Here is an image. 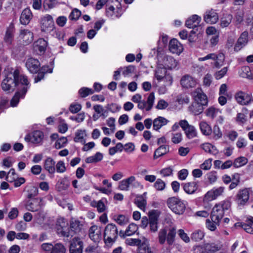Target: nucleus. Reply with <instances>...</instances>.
Masks as SVG:
<instances>
[{
    "label": "nucleus",
    "instance_id": "obj_11",
    "mask_svg": "<svg viewBox=\"0 0 253 253\" xmlns=\"http://www.w3.org/2000/svg\"><path fill=\"white\" fill-rule=\"evenodd\" d=\"M88 235L94 243H99L102 238V228L96 225H92L89 229Z\"/></svg>",
    "mask_w": 253,
    "mask_h": 253
},
{
    "label": "nucleus",
    "instance_id": "obj_15",
    "mask_svg": "<svg viewBox=\"0 0 253 253\" xmlns=\"http://www.w3.org/2000/svg\"><path fill=\"white\" fill-rule=\"evenodd\" d=\"M250 193L248 189L240 190L236 195V202L239 205H245L248 201Z\"/></svg>",
    "mask_w": 253,
    "mask_h": 253
},
{
    "label": "nucleus",
    "instance_id": "obj_10",
    "mask_svg": "<svg viewBox=\"0 0 253 253\" xmlns=\"http://www.w3.org/2000/svg\"><path fill=\"white\" fill-rule=\"evenodd\" d=\"M179 125L184 131L188 138L192 139L197 136L196 129L193 126L190 125L186 120L180 121Z\"/></svg>",
    "mask_w": 253,
    "mask_h": 253
},
{
    "label": "nucleus",
    "instance_id": "obj_64",
    "mask_svg": "<svg viewBox=\"0 0 253 253\" xmlns=\"http://www.w3.org/2000/svg\"><path fill=\"white\" fill-rule=\"evenodd\" d=\"M82 109V106L80 104L73 103L69 107V110L72 113H77Z\"/></svg>",
    "mask_w": 253,
    "mask_h": 253
},
{
    "label": "nucleus",
    "instance_id": "obj_30",
    "mask_svg": "<svg viewBox=\"0 0 253 253\" xmlns=\"http://www.w3.org/2000/svg\"><path fill=\"white\" fill-rule=\"evenodd\" d=\"M28 87L23 86L22 90L20 91L17 92L15 93V95L12 98L10 101V105L12 107L16 106L20 98H23L27 91Z\"/></svg>",
    "mask_w": 253,
    "mask_h": 253
},
{
    "label": "nucleus",
    "instance_id": "obj_26",
    "mask_svg": "<svg viewBox=\"0 0 253 253\" xmlns=\"http://www.w3.org/2000/svg\"><path fill=\"white\" fill-rule=\"evenodd\" d=\"M87 136L86 131L85 129H77L75 133L74 141L77 143L84 144L86 142L85 138Z\"/></svg>",
    "mask_w": 253,
    "mask_h": 253
},
{
    "label": "nucleus",
    "instance_id": "obj_39",
    "mask_svg": "<svg viewBox=\"0 0 253 253\" xmlns=\"http://www.w3.org/2000/svg\"><path fill=\"white\" fill-rule=\"evenodd\" d=\"M103 156L100 152H97L94 155L89 156L85 159L86 163H96L101 161Z\"/></svg>",
    "mask_w": 253,
    "mask_h": 253
},
{
    "label": "nucleus",
    "instance_id": "obj_25",
    "mask_svg": "<svg viewBox=\"0 0 253 253\" xmlns=\"http://www.w3.org/2000/svg\"><path fill=\"white\" fill-rule=\"evenodd\" d=\"M201 21V17L197 15H193L189 17L186 21L185 26L189 28L197 30L198 25Z\"/></svg>",
    "mask_w": 253,
    "mask_h": 253
},
{
    "label": "nucleus",
    "instance_id": "obj_43",
    "mask_svg": "<svg viewBox=\"0 0 253 253\" xmlns=\"http://www.w3.org/2000/svg\"><path fill=\"white\" fill-rule=\"evenodd\" d=\"M200 128L203 134L209 135L211 133V127L205 122H202L200 124Z\"/></svg>",
    "mask_w": 253,
    "mask_h": 253
},
{
    "label": "nucleus",
    "instance_id": "obj_27",
    "mask_svg": "<svg viewBox=\"0 0 253 253\" xmlns=\"http://www.w3.org/2000/svg\"><path fill=\"white\" fill-rule=\"evenodd\" d=\"M107 203L106 199H101L99 201L93 200L91 202L90 205L94 208H96L98 212H103L107 210V207L105 204Z\"/></svg>",
    "mask_w": 253,
    "mask_h": 253
},
{
    "label": "nucleus",
    "instance_id": "obj_13",
    "mask_svg": "<svg viewBox=\"0 0 253 253\" xmlns=\"http://www.w3.org/2000/svg\"><path fill=\"white\" fill-rule=\"evenodd\" d=\"M44 138L43 133L40 130H36L31 134L27 135L25 140L27 142H30L33 144H41Z\"/></svg>",
    "mask_w": 253,
    "mask_h": 253
},
{
    "label": "nucleus",
    "instance_id": "obj_55",
    "mask_svg": "<svg viewBox=\"0 0 253 253\" xmlns=\"http://www.w3.org/2000/svg\"><path fill=\"white\" fill-rule=\"evenodd\" d=\"M45 218V213L43 211H40L35 216V219L37 223L40 225L44 224Z\"/></svg>",
    "mask_w": 253,
    "mask_h": 253
},
{
    "label": "nucleus",
    "instance_id": "obj_20",
    "mask_svg": "<svg viewBox=\"0 0 253 253\" xmlns=\"http://www.w3.org/2000/svg\"><path fill=\"white\" fill-rule=\"evenodd\" d=\"M204 19L207 23L214 24L218 20V15L215 10L211 9L206 11L204 16Z\"/></svg>",
    "mask_w": 253,
    "mask_h": 253
},
{
    "label": "nucleus",
    "instance_id": "obj_5",
    "mask_svg": "<svg viewBox=\"0 0 253 253\" xmlns=\"http://www.w3.org/2000/svg\"><path fill=\"white\" fill-rule=\"evenodd\" d=\"M155 100V95L154 92H151L148 97L147 101L142 99V96L139 93H136L133 95L131 98V101L134 103H137V107L140 110L145 109L146 111H150L153 105Z\"/></svg>",
    "mask_w": 253,
    "mask_h": 253
},
{
    "label": "nucleus",
    "instance_id": "obj_23",
    "mask_svg": "<svg viewBox=\"0 0 253 253\" xmlns=\"http://www.w3.org/2000/svg\"><path fill=\"white\" fill-rule=\"evenodd\" d=\"M70 185V181L68 177L64 176L60 179L56 184V189L59 192L66 190Z\"/></svg>",
    "mask_w": 253,
    "mask_h": 253
},
{
    "label": "nucleus",
    "instance_id": "obj_6",
    "mask_svg": "<svg viewBox=\"0 0 253 253\" xmlns=\"http://www.w3.org/2000/svg\"><path fill=\"white\" fill-rule=\"evenodd\" d=\"M169 208L175 213L182 214L185 211L186 206L183 201L178 198H169L167 201Z\"/></svg>",
    "mask_w": 253,
    "mask_h": 253
},
{
    "label": "nucleus",
    "instance_id": "obj_47",
    "mask_svg": "<svg viewBox=\"0 0 253 253\" xmlns=\"http://www.w3.org/2000/svg\"><path fill=\"white\" fill-rule=\"evenodd\" d=\"M202 149L207 152H209L211 154H216L217 153V150L215 147L212 145L211 144L209 143H206L202 145Z\"/></svg>",
    "mask_w": 253,
    "mask_h": 253
},
{
    "label": "nucleus",
    "instance_id": "obj_32",
    "mask_svg": "<svg viewBox=\"0 0 253 253\" xmlns=\"http://www.w3.org/2000/svg\"><path fill=\"white\" fill-rule=\"evenodd\" d=\"M224 188L220 187L216 189L209 191L205 195V197L207 199L214 200L218 196L221 195L223 192Z\"/></svg>",
    "mask_w": 253,
    "mask_h": 253
},
{
    "label": "nucleus",
    "instance_id": "obj_22",
    "mask_svg": "<svg viewBox=\"0 0 253 253\" xmlns=\"http://www.w3.org/2000/svg\"><path fill=\"white\" fill-rule=\"evenodd\" d=\"M67 223L64 221V219H58L56 224L57 232L58 234L60 236L68 237L69 234L67 231Z\"/></svg>",
    "mask_w": 253,
    "mask_h": 253
},
{
    "label": "nucleus",
    "instance_id": "obj_48",
    "mask_svg": "<svg viewBox=\"0 0 253 253\" xmlns=\"http://www.w3.org/2000/svg\"><path fill=\"white\" fill-rule=\"evenodd\" d=\"M122 74L125 77L130 76L133 72L135 68L133 66L129 65L124 67H121Z\"/></svg>",
    "mask_w": 253,
    "mask_h": 253
},
{
    "label": "nucleus",
    "instance_id": "obj_42",
    "mask_svg": "<svg viewBox=\"0 0 253 253\" xmlns=\"http://www.w3.org/2000/svg\"><path fill=\"white\" fill-rule=\"evenodd\" d=\"M240 75L243 78L252 79L253 74L249 66H243L241 68Z\"/></svg>",
    "mask_w": 253,
    "mask_h": 253
},
{
    "label": "nucleus",
    "instance_id": "obj_44",
    "mask_svg": "<svg viewBox=\"0 0 253 253\" xmlns=\"http://www.w3.org/2000/svg\"><path fill=\"white\" fill-rule=\"evenodd\" d=\"M138 227L137 225L134 223H131L129 224L125 231V234L126 236H130L133 235L137 230Z\"/></svg>",
    "mask_w": 253,
    "mask_h": 253
},
{
    "label": "nucleus",
    "instance_id": "obj_9",
    "mask_svg": "<svg viewBox=\"0 0 253 253\" xmlns=\"http://www.w3.org/2000/svg\"><path fill=\"white\" fill-rule=\"evenodd\" d=\"M43 206L42 199L36 198L29 199L27 202L25 207L28 211L34 212L41 210Z\"/></svg>",
    "mask_w": 253,
    "mask_h": 253
},
{
    "label": "nucleus",
    "instance_id": "obj_60",
    "mask_svg": "<svg viewBox=\"0 0 253 253\" xmlns=\"http://www.w3.org/2000/svg\"><path fill=\"white\" fill-rule=\"evenodd\" d=\"M206 250L209 253H214L219 250L218 247L214 244H207L205 245Z\"/></svg>",
    "mask_w": 253,
    "mask_h": 253
},
{
    "label": "nucleus",
    "instance_id": "obj_7",
    "mask_svg": "<svg viewBox=\"0 0 253 253\" xmlns=\"http://www.w3.org/2000/svg\"><path fill=\"white\" fill-rule=\"evenodd\" d=\"M118 235L117 226L113 223H109L105 227L104 232V240L106 244H112L114 243Z\"/></svg>",
    "mask_w": 253,
    "mask_h": 253
},
{
    "label": "nucleus",
    "instance_id": "obj_2",
    "mask_svg": "<svg viewBox=\"0 0 253 253\" xmlns=\"http://www.w3.org/2000/svg\"><path fill=\"white\" fill-rule=\"evenodd\" d=\"M29 81L26 76L20 75L18 70H15L13 73H9L3 80L1 87L3 90H13L14 87L20 84L25 85L29 84Z\"/></svg>",
    "mask_w": 253,
    "mask_h": 253
},
{
    "label": "nucleus",
    "instance_id": "obj_35",
    "mask_svg": "<svg viewBox=\"0 0 253 253\" xmlns=\"http://www.w3.org/2000/svg\"><path fill=\"white\" fill-rule=\"evenodd\" d=\"M183 189L188 194H193L198 189V185L196 182H188L184 184Z\"/></svg>",
    "mask_w": 253,
    "mask_h": 253
},
{
    "label": "nucleus",
    "instance_id": "obj_12",
    "mask_svg": "<svg viewBox=\"0 0 253 253\" xmlns=\"http://www.w3.org/2000/svg\"><path fill=\"white\" fill-rule=\"evenodd\" d=\"M191 95L195 102L201 104L203 105L207 106L208 103V97L202 88H197L195 89L191 93Z\"/></svg>",
    "mask_w": 253,
    "mask_h": 253
},
{
    "label": "nucleus",
    "instance_id": "obj_57",
    "mask_svg": "<svg viewBox=\"0 0 253 253\" xmlns=\"http://www.w3.org/2000/svg\"><path fill=\"white\" fill-rule=\"evenodd\" d=\"M222 133L218 126L215 125L213 128V138L217 140L222 137Z\"/></svg>",
    "mask_w": 253,
    "mask_h": 253
},
{
    "label": "nucleus",
    "instance_id": "obj_8",
    "mask_svg": "<svg viewBox=\"0 0 253 253\" xmlns=\"http://www.w3.org/2000/svg\"><path fill=\"white\" fill-rule=\"evenodd\" d=\"M41 30L46 33H50L54 29V24L52 17L46 14L41 19Z\"/></svg>",
    "mask_w": 253,
    "mask_h": 253
},
{
    "label": "nucleus",
    "instance_id": "obj_19",
    "mask_svg": "<svg viewBox=\"0 0 253 253\" xmlns=\"http://www.w3.org/2000/svg\"><path fill=\"white\" fill-rule=\"evenodd\" d=\"M235 98L237 101L241 105H247L253 101V97L243 92H239L236 94Z\"/></svg>",
    "mask_w": 253,
    "mask_h": 253
},
{
    "label": "nucleus",
    "instance_id": "obj_21",
    "mask_svg": "<svg viewBox=\"0 0 253 253\" xmlns=\"http://www.w3.org/2000/svg\"><path fill=\"white\" fill-rule=\"evenodd\" d=\"M248 33L246 31L243 32L238 40L237 43L234 46V50L239 51L243 48L248 42Z\"/></svg>",
    "mask_w": 253,
    "mask_h": 253
},
{
    "label": "nucleus",
    "instance_id": "obj_53",
    "mask_svg": "<svg viewBox=\"0 0 253 253\" xmlns=\"http://www.w3.org/2000/svg\"><path fill=\"white\" fill-rule=\"evenodd\" d=\"M67 143V139L66 137H62L58 139L55 143V147L56 149H61L64 147Z\"/></svg>",
    "mask_w": 253,
    "mask_h": 253
},
{
    "label": "nucleus",
    "instance_id": "obj_56",
    "mask_svg": "<svg viewBox=\"0 0 253 253\" xmlns=\"http://www.w3.org/2000/svg\"><path fill=\"white\" fill-rule=\"evenodd\" d=\"M137 253H153L149 245L147 244H142L139 247Z\"/></svg>",
    "mask_w": 253,
    "mask_h": 253
},
{
    "label": "nucleus",
    "instance_id": "obj_49",
    "mask_svg": "<svg viewBox=\"0 0 253 253\" xmlns=\"http://www.w3.org/2000/svg\"><path fill=\"white\" fill-rule=\"evenodd\" d=\"M248 163V159L245 157H240L236 158L233 163L235 168H239L245 165Z\"/></svg>",
    "mask_w": 253,
    "mask_h": 253
},
{
    "label": "nucleus",
    "instance_id": "obj_62",
    "mask_svg": "<svg viewBox=\"0 0 253 253\" xmlns=\"http://www.w3.org/2000/svg\"><path fill=\"white\" fill-rule=\"evenodd\" d=\"M55 167V170L56 169V171L58 173H63L66 170L65 163L62 161H58L56 164Z\"/></svg>",
    "mask_w": 253,
    "mask_h": 253
},
{
    "label": "nucleus",
    "instance_id": "obj_45",
    "mask_svg": "<svg viewBox=\"0 0 253 253\" xmlns=\"http://www.w3.org/2000/svg\"><path fill=\"white\" fill-rule=\"evenodd\" d=\"M205 236L204 232L200 230L195 231L191 235V239L196 242L202 240Z\"/></svg>",
    "mask_w": 253,
    "mask_h": 253
},
{
    "label": "nucleus",
    "instance_id": "obj_61",
    "mask_svg": "<svg viewBox=\"0 0 253 253\" xmlns=\"http://www.w3.org/2000/svg\"><path fill=\"white\" fill-rule=\"evenodd\" d=\"M17 178V175L13 169H11L7 173L6 180L9 182H12Z\"/></svg>",
    "mask_w": 253,
    "mask_h": 253
},
{
    "label": "nucleus",
    "instance_id": "obj_17",
    "mask_svg": "<svg viewBox=\"0 0 253 253\" xmlns=\"http://www.w3.org/2000/svg\"><path fill=\"white\" fill-rule=\"evenodd\" d=\"M169 48L170 52L177 55H179L183 50L182 44L175 39H173L169 41Z\"/></svg>",
    "mask_w": 253,
    "mask_h": 253
},
{
    "label": "nucleus",
    "instance_id": "obj_31",
    "mask_svg": "<svg viewBox=\"0 0 253 253\" xmlns=\"http://www.w3.org/2000/svg\"><path fill=\"white\" fill-rule=\"evenodd\" d=\"M44 169L49 173L53 174L55 172V162L51 157H47L44 162Z\"/></svg>",
    "mask_w": 253,
    "mask_h": 253
},
{
    "label": "nucleus",
    "instance_id": "obj_34",
    "mask_svg": "<svg viewBox=\"0 0 253 253\" xmlns=\"http://www.w3.org/2000/svg\"><path fill=\"white\" fill-rule=\"evenodd\" d=\"M47 45V42L45 40H44L43 39H39L35 43L34 47L35 50H38L40 53H42L45 51Z\"/></svg>",
    "mask_w": 253,
    "mask_h": 253
},
{
    "label": "nucleus",
    "instance_id": "obj_40",
    "mask_svg": "<svg viewBox=\"0 0 253 253\" xmlns=\"http://www.w3.org/2000/svg\"><path fill=\"white\" fill-rule=\"evenodd\" d=\"M233 16L230 14H224L221 18L220 26L222 28L228 27L231 23Z\"/></svg>",
    "mask_w": 253,
    "mask_h": 253
},
{
    "label": "nucleus",
    "instance_id": "obj_50",
    "mask_svg": "<svg viewBox=\"0 0 253 253\" xmlns=\"http://www.w3.org/2000/svg\"><path fill=\"white\" fill-rule=\"evenodd\" d=\"M219 113H220L219 110L212 106L209 107L206 111V115L212 119L215 117Z\"/></svg>",
    "mask_w": 253,
    "mask_h": 253
},
{
    "label": "nucleus",
    "instance_id": "obj_52",
    "mask_svg": "<svg viewBox=\"0 0 253 253\" xmlns=\"http://www.w3.org/2000/svg\"><path fill=\"white\" fill-rule=\"evenodd\" d=\"M93 109L97 114H100L99 116H102L104 118L107 116V111L105 110L103 106L101 105H95L93 106Z\"/></svg>",
    "mask_w": 253,
    "mask_h": 253
},
{
    "label": "nucleus",
    "instance_id": "obj_59",
    "mask_svg": "<svg viewBox=\"0 0 253 253\" xmlns=\"http://www.w3.org/2000/svg\"><path fill=\"white\" fill-rule=\"evenodd\" d=\"M228 70V68L227 67H225L223 68L220 71L216 72L214 74L215 78L216 80H219L223 78L227 73Z\"/></svg>",
    "mask_w": 253,
    "mask_h": 253
},
{
    "label": "nucleus",
    "instance_id": "obj_37",
    "mask_svg": "<svg viewBox=\"0 0 253 253\" xmlns=\"http://www.w3.org/2000/svg\"><path fill=\"white\" fill-rule=\"evenodd\" d=\"M204 106L195 102L189 107V109L194 115H198L203 112Z\"/></svg>",
    "mask_w": 253,
    "mask_h": 253
},
{
    "label": "nucleus",
    "instance_id": "obj_24",
    "mask_svg": "<svg viewBox=\"0 0 253 253\" xmlns=\"http://www.w3.org/2000/svg\"><path fill=\"white\" fill-rule=\"evenodd\" d=\"M180 83L182 87L186 88H192L196 85L195 80L188 75L183 76L180 80Z\"/></svg>",
    "mask_w": 253,
    "mask_h": 253
},
{
    "label": "nucleus",
    "instance_id": "obj_38",
    "mask_svg": "<svg viewBox=\"0 0 253 253\" xmlns=\"http://www.w3.org/2000/svg\"><path fill=\"white\" fill-rule=\"evenodd\" d=\"M113 219L120 226H125L129 222L128 217L123 214L115 215Z\"/></svg>",
    "mask_w": 253,
    "mask_h": 253
},
{
    "label": "nucleus",
    "instance_id": "obj_18",
    "mask_svg": "<svg viewBox=\"0 0 253 253\" xmlns=\"http://www.w3.org/2000/svg\"><path fill=\"white\" fill-rule=\"evenodd\" d=\"M83 243L79 238H74L70 247V253H82Z\"/></svg>",
    "mask_w": 253,
    "mask_h": 253
},
{
    "label": "nucleus",
    "instance_id": "obj_41",
    "mask_svg": "<svg viewBox=\"0 0 253 253\" xmlns=\"http://www.w3.org/2000/svg\"><path fill=\"white\" fill-rule=\"evenodd\" d=\"M225 60V56L222 53L216 54L214 61V67L216 68H220L223 65Z\"/></svg>",
    "mask_w": 253,
    "mask_h": 253
},
{
    "label": "nucleus",
    "instance_id": "obj_3",
    "mask_svg": "<svg viewBox=\"0 0 253 253\" xmlns=\"http://www.w3.org/2000/svg\"><path fill=\"white\" fill-rule=\"evenodd\" d=\"M147 216L142 217L141 221L140 227L145 229L149 225L150 231L151 232H156L158 228V211L151 210L148 213Z\"/></svg>",
    "mask_w": 253,
    "mask_h": 253
},
{
    "label": "nucleus",
    "instance_id": "obj_4",
    "mask_svg": "<svg viewBox=\"0 0 253 253\" xmlns=\"http://www.w3.org/2000/svg\"><path fill=\"white\" fill-rule=\"evenodd\" d=\"M230 207L231 202L229 201H224L215 204L211 213V220L216 223H220L221 219L223 217L224 211L229 210Z\"/></svg>",
    "mask_w": 253,
    "mask_h": 253
},
{
    "label": "nucleus",
    "instance_id": "obj_46",
    "mask_svg": "<svg viewBox=\"0 0 253 253\" xmlns=\"http://www.w3.org/2000/svg\"><path fill=\"white\" fill-rule=\"evenodd\" d=\"M66 249L61 243H56L54 245L50 253H66Z\"/></svg>",
    "mask_w": 253,
    "mask_h": 253
},
{
    "label": "nucleus",
    "instance_id": "obj_28",
    "mask_svg": "<svg viewBox=\"0 0 253 253\" xmlns=\"http://www.w3.org/2000/svg\"><path fill=\"white\" fill-rule=\"evenodd\" d=\"M146 195V193H144L143 195L137 196L134 201L135 205L143 211H145L147 205Z\"/></svg>",
    "mask_w": 253,
    "mask_h": 253
},
{
    "label": "nucleus",
    "instance_id": "obj_29",
    "mask_svg": "<svg viewBox=\"0 0 253 253\" xmlns=\"http://www.w3.org/2000/svg\"><path fill=\"white\" fill-rule=\"evenodd\" d=\"M33 17L32 13L31 10L28 8L24 9L21 14L20 18V21L22 24L27 25L28 24Z\"/></svg>",
    "mask_w": 253,
    "mask_h": 253
},
{
    "label": "nucleus",
    "instance_id": "obj_58",
    "mask_svg": "<svg viewBox=\"0 0 253 253\" xmlns=\"http://www.w3.org/2000/svg\"><path fill=\"white\" fill-rule=\"evenodd\" d=\"M176 101L180 104H188L189 102V98L186 94H180L177 96Z\"/></svg>",
    "mask_w": 253,
    "mask_h": 253
},
{
    "label": "nucleus",
    "instance_id": "obj_36",
    "mask_svg": "<svg viewBox=\"0 0 253 253\" xmlns=\"http://www.w3.org/2000/svg\"><path fill=\"white\" fill-rule=\"evenodd\" d=\"M70 224L71 229L75 232L80 231L83 227V223L75 218L71 219Z\"/></svg>",
    "mask_w": 253,
    "mask_h": 253
},
{
    "label": "nucleus",
    "instance_id": "obj_14",
    "mask_svg": "<svg viewBox=\"0 0 253 253\" xmlns=\"http://www.w3.org/2000/svg\"><path fill=\"white\" fill-rule=\"evenodd\" d=\"M123 14L122 9L117 6L116 8L114 6L107 5L106 10V15L112 19L118 18L121 17Z\"/></svg>",
    "mask_w": 253,
    "mask_h": 253
},
{
    "label": "nucleus",
    "instance_id": "obj_54",
    "mask_svg": "<svg viewBox=\"0 0 253 253\" xmlns=\"http://www.w3.org/2000/svg\"><path fill=\"white\" fill-rule=\"evenodd\" d=\"M79 93L82 97H85L88 95L92 94L93 91L91 88L84 87L79 90Z\"/></svg>",
    "mask_w": 253,
    "mask_h": 253
},
{
    "label": "nucleus",
    "instance_id": "obj_63",
    "mask_svg": "<svg viewBox=\"0 0 253 253\" xmlns=\"http://www.w3.org/2000/svg\"><path fill=\"white\" fill-rule=\"evenodd\" d=\"M206 225L207 228L211 231H214L216 229V225H219V223H216L212 220L211 221L210 219H206Z\"/></svg>",
    "mask_w": 253,
    "mask_h": 253
},
{
    "label": "nucleus",
    "instance_id": "obj_51",
    "mask_svg": "<svg viewBox=\"0 0 253 253\" xmlns=\"http://www.w3.org/2000/svg\"><path fill=\"white\" fill-rule=\"evenodd\" d=\"M175 235L176 229L175 228L173 227L169 229L168 234V237L167 238V242L169 245H171L173 244Z\"/></svg>",
    "mask_w": 253,
    "mask_h": 253
},
{
    "label": "nucleus",
    "instance_id": "obj_16",
    "mask_svg": "<svg viewBox=\"0 0 253 253\" xmlns=\"http://www.w3.org/2000/svg\"><path fill=\"white\" fill-rule=\"evenodd\" d=\"M26 67L30 73H36L39 71L40 63L38 59L31 57L27 60Z\"/></svg>",
    "mask_w": 253,
    "mask_h": 253
},
{
    "label": "nucleus",
    "instance_id": "obj_33",
    "mask_svg": "<svg viewBox=\"0 0 253 253\" xmlns=\"http://www.w3.org/2000/svg\"><path fill=\"white\" fill-rule=\"evenodd\" d=\"M19 36L26 44H29L33 40V34L28 30H21Z\"/></svg>",
    "mask_w": 253,
    "mask_h": 253
},
{
    "label": "nucleus",
    "instance_id": "obj_1",
    "mask_svg": "<svg viewBox=\"0 0 253 253\" xmlns=\"http://www.w3.org/2000/svg\"><path fill=\"white\" fill-rule=\"evenodd\" d=\"M177 64L178 62L172 56L165 54L159 55V84L162 85L159 93H165L166 87L172 84V78L167 71L176 68Z\"/></svg>",
    "mask_w": 253,
    "mask_h": 253
}]
</instances>
